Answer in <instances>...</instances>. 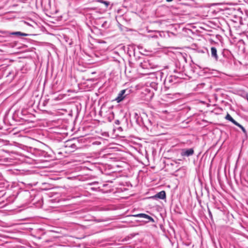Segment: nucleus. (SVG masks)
<instances>
[{
  "mask_svg": "<svg viewBox=\"0 0 248 248\" xmlns=\"http://www.w3.org/2000/svg\"><path fill=\"white\" fill-rule=\"evenodd\" d=\"M125 91V90H123L119 93L117 97L115 99L117 102H120L125 98L124 94Z\"/></svg>",
  "mask_w": 248,
  "mask_h": 248,
  "instance_id": "nucleus-1",
  "label": "nucleus"
},
{
  "mask_svg": "<svg viewBox=\"0 0 248 248\" xmlns=\"http://www.w3.org/2000/svg\"><path fill=\"white\" fill-rule=\"evenodd\" d=\"M194 151L192 149H184L183 150L181 153V155L183 156H188L193 154Z\"/></svg>",
  "mask_w": 248,
  "mask_h": 248,
  "instance_id": "nucleus-2",
  "label": "nucleus"
},
{
  "mask_svg": "<svg viewBox=\"0 0 248 248\" xmlns=\"http://www.w3.org/2000/svg\"><path fill=\"white\" fill-rule=\"evenodd\" d=\"M155 197L160 199H164L166 198L165 192L164 191H161L156 194Z\"/></svg>",
  "mask_w": 248,
  "mask_h": 248,
  "instance_id": "nucleus-3",
  "label": "nucleus"
},
{
  "mask_svg": "<svg viewBox=\"0 0 248 248\" xmlns=\"http://www.w3.org/2000/svg\"><path fill=\"white\" fill-rule=\"evenodd\" d=\"M211 51L212 56L214 57L216 60H217V49L214 47H212L211 48Z\"/></svg>",
  "mask_w": 248,
  "mask_h": 248,
  "instance_id": "nucleus-4",
  "label": "nucleus"
},
{
  "mask_svg": "<svg viewBox=\"0 0 248 248\" xmlns=\"http://www.w3.org/2000/svg\"><path fill=\"white\" fill-rule=\"evenodd\" d=\"M135 216L139 217H143V218H145L149 219H150L151 220H153V219L151 217H150L148 215L144 214H140L136 215Z\"/></svg>",
  "mask_w": 248,
  "mask_h": 248,
  "instance_id": "nucleus-5",
  "label": "nucleus"
},
{
  "mask_svg": "<svg viewBox=\"0 0 248 248\" xmlns=\"http://www.w3.org/2000/svg\"><path fill=\"white\" fill-rule=\"evenodd\" d=\"M11 34H13V35H22V36H25L27 35V34L24 33H22V32H21L20 31L13 32L11 33Z\"/></svg>",
  "mask_w": 248,
  "mask_h": 248,
  "instance_id": "nucleus-6",
  "label": "nucleus"
},
{
  "mask_svg": "<svg viewBox=\"0 0 248 248\" xmlns=\"http://www.w3.org/2000/svg\"><path fill=\"white\" fill-rule=\"evenodd\" d=\"M238 127H239L240 128H241V129L242 130L243 132L245 133H246V131L245 130V129L244 128V127L241 125V124H239V125H237Z\"/></svg>",
  "mask_w": 248,
  "mask_h": 248,
  "instance_id": "nucleus-7",
  "label": "nucleus"
},
{
  "mask_svg": "<svg viewBox=\"0 0 248 248\" xmlns=\"http://www.w3.org/2000/svg\"><path fill=\"white\" fill-rule=\"evenodd\" d=\"M231 121L237 126L239 124L237 122H236L233 118L232 120H231Z\"/></svg>",
  "mask_w": 248,
  "mask_h": 248,
  "instance_id": "nucleus-8",
  "label": "nucleus"
},
{
  "mask_svg": "<svg viewBox=\"0 0 248 248\" xmlns=\"http://www.w3.org/2000/svg\"><path fill=\"white\" fill-rule=\"evenodd\" d=\"M231 121L237 126L239 124L237 122H236L233 118L232 120H231Z\"/></svg>",
  "mask_w": 248,
  "mask_h": 248,
  "instance_id": "nucleus-9",
  "label": "nucleus"
},
{
  "mask_svg": "<svg viewBox=\"0 0 248 248\" xmlns=\"http://www.w3.org/2000/svg\"><path fill=\"white\" fill-rule=\"evenodd\" d=\"M226 119L231 121V120H232V118L229 114H227L226 116Z\"/></svg>",
  "mask_w": 248,
  "mask_h": 248,
  "instance_id": "nucleus-10",
  "label": "nucleus"
},
{
  "mask_svg": "<svg viewBox=\"0 0 248 248\" xmlns=\"http://www.w3.org/2000/svg\"><path fill=\"white\" fill-rule=\"evenodd\" d=\"M100 1L102 3H103L104 4H105L106 6H108L109 4V2H107V1H103V0H101Z\"/></svg>",
  "mask_w": 248,
  "mask_h": 248,
  "instance_id": "nucleus-11",
  "label": "nucleus"
},
{
  "mask_svg": "<svg viewBox=\"0 0 248 248\" xmlns=\"http://www.w3.org/2000/svg\"><path fill=\"white\" fill-rule=\"evenodd\" d=\"M246 98H247V100L248 101V94H247V95H246Z\"/></svg>",
  "mask_w": 248,
  "mask_h": 248,
  "instance_id": "nucleus-12",
  "label": "nucleus"
}]
</instances>
